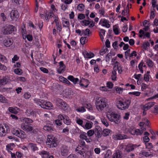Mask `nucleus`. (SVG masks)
I'll list each match as a JSON object with an SVG mask.
<instances>
[{"mask_svg":"<svg viewBox=\"0 0 158 158\" xmlns=\"http://www.w3.org/2000/svg\"><path fill=\"white\" fill-rule=\"evenodd\" d=\"M34 102L37 104L39 105L43 109H47L44 106L47 107H52L53 106L52 103L49 102H47L43 99H39L35 98L34 100Z\"/></svg>","mask_w":158,"mask_h":158,"instance_id":"obj_1","label":"nucleus"},{"mask_svg":"<svg viewBox=\"0 0 158 158\" xmlns=\"http://www.w3.org/2000/svg\"><path fill=\"white\" fill-rule=\"evenodd\" d=\"M16 30V28L12 25H6L2 28V32L3 34L5 35L14 34L15 31Z\"/></svg>","mask_w":158,"mask_h":158,"instance_id":"obj_2","label":"nucleus"},{"mask_svg":"<svg viewBox=\"0 0 158 158\" xmlns=\"http://www.w3.org/2000/svg\"><path fill=\"white\" fill-rule=\"evenodd\" d=\"M107 100L105 98H98L95 103L97 109H102L106 107L107 105Z\"/></svg>","mask_w":158,"mask_h":158,"instance_id":"obj_3","label":"nucleus"},{"mask_svg":"<svg viewBox=\"0 0 158 158\" xmlns=\"http://www.w3.org/2000/svg\"><path fill=\"white\" fill-rule=\"evenodd\" d=\"M131 103V100L128 99H124L123 101H119L117 106L118 109H128Z\"/></svg>","mask_w":158,"mask_h":158,"instance_id":"obj_4","label":"nucleus"},{"mask_svg":"<svg viewBox=\"0 0 158 158\" xmlns=\"http://www.w3.org/2000/svg\"><path fill=\"white\" fill-rule=\"evenodd\" d=\"M56 102L57 105L59 108L60 107L62 109H63L64 108L68 109L69 106L68 104L62 99L59 98H57L56 100Z\"/></svg>","mask_w":158,"mask_h":158,"instance_id":"obj_5","label":"nucleus"},{"mask_svg":"<svg viewBox=\"0 0 158 158\" xmlns=\"http://www.w3.org/2000/svg\"><path fill=\"white\" fill-rule=\"evenodd\" d=\"M81 25L83 26H89L90 27H93L94 25V23L93 21L89 19H87V20H83L81 22Z\"/></svg>","mask_w":158,"mask_h":158,"instance_id":"obj_6","label":"nucleus"},{"mask_svg":"<svg viewBox=\"0 0 158 158\" xmlns=\"http://www.w3.org/2000/svg\"><path fill=\"white\" fill-rule=\"evenodd\" d=\"M90 82L87 79L82 78L79 81V84L83 88H87L88 87Z\"/></svg>","mask_w":158,"mask_h":158,"instance_id":"obj_7","label":"nucleus"},{"mask_svg":"<svg viewBox=\"0 0 158 158\" xmlns=\"http://www.w3.org/2000/svg\"><path fill=\"white\" fill-rule=\"evenodd\" d=\"M11 81V77L10 76H5L2 79L0 80V85H4Z\"/></svg>","mask_w":158,"mask_h":158,"instance_id":"obj_8","label":"nucleus"},{"mask_svg":"<svg viewBox=\"0 0 158 158\" xmlns=\"http://www.w3.org/2000/svg\"><path fill=\"white\" fill-rule=\"evenodd\" d=\"M59 67L57 70V72L59 74H61L64 72L65 71L66 66L64 64L63 61H60L59 63Z\"/></svg>","mask_w":158,"mask_h":158,"instance_id":"obj_9","label":"nucleus"},{"mask_svg":"<svg viewBox=\"0 0 158 158\" xmlns=\"http://www.w3.org/2000/svg\"><path fill=\"white\" fill-rule=\"evenodd\" d=\"M99 24L101 25L102 26L105 27L107 28H109L110 27V25L109 23V21L108 20L105 19H101Z\"/></svg>","mask_w":158,"mask_h":158,"instance_id":"obj_10","label":"nucleus"},{"mask_svg":"<svg viewBox=\"0 0 158 158\" xmlns=\"http://www.w3.org/2000/svg\"><path fill=\"white\" fill-rule=\"evenodd\" d=\"M13 43V40L12 38H7L3 41L4 45L6 47H9Z\"/></svg>","mask_w":158,"mask_h":158,"instance_id":"obj_11","label":"nucleus"},{"mask_svg":"<svg viewBox=\"0 0 158 158\" xmlns=\"http://www.w3.org/2000/svg\"><path fill=\"white\" fill-rule=\"evenodd\" d=\"M10 16L12 20H16L19 16L18 12L17 10H12L10 14Z\"/></svg>","mask_w":158,"mask_h":158,"instance_id":"obj_12","label":"nucleus"},{"mask_svg":"<svg viewBox=\"0 0 158 158\" xmlns=\"http://www.w3.org/2000/svg\"><path fill=\"white\" fill-rule=\"evenodd\" d=\"M83 54L84 57L87 59H90L94 56V54L92 52H88L86 51L83 52Z\"/></svg>","mask_w":158,"mask_h":158,"instance_id":"obj_13","label":"nucleus"},{"mask_svg":"<svg viewBox=\"0 0 158 158\" xmlns=\"http://www.w3.org/2000/svg\"><path fill=\"white\" fill-rule=\"evenodd\" d=\"M67 79L71 82H73V84L75 85L80 81V80L77 78H74L73 76L69 75L67 77Z\"/></svg>","mask_w":158,"mask_h":158,"instance_id":"obj_14","label":"nucleus"},{"mask_svg":"<svg viewBox=\"0 0 158 158\" xmlns=\"http://www.w3.org/2000/svg\"><path fill=\"white\" fill-rule=\"evenodd\" d=\"M68 80V79H67L64 77H60V80L61 82L66 83L68 85H72V84Z\"/></svg>","mask_w":158,"mask_h":158,"instance_id":"obj_15","label":"nucleus"},{"mask_svg":"<svg viewBox=\"0 0 158 158\" xmlns=\"http://www.w3.org/2000/svg\"><path fill=\"white\" fill-rule=\"evenodd\" d=\"M139 33L140 34H143L144 36H146L148 38H149L150 37V34L149 32H147L145 33L144 31L142 29H140L139 30Z\"/></svg>","mask_w":158,"mask_h":158,"instance_id":"obj_16","label":"nucleus"},{"mask_svg":"<svg viewBox=\"0 0 158 158\" xmlns=\"http://www.w3.org/2000/svg\"><path fill=\"white\" fill-rule=\"evenodd\" d=\"M14 72L16 74L20 75L23 73L22 70L19 68H17L14 70Z\"/></svg>","mask_w":158,"mask_h":158,"instance_id":"obj_17","label":"nucleus"},{"mask_svg":"<svg viewBox=\"0 0 158 158\" xmlns=\"http://www.w3.org/2000/svg\"><path fill=\"white\" fill-rule=\"evenodd\" d=\"M92 108V105L89 103H86L82 106L81 109H91ZM77 109H80V108Z\"/></svg>","mask_w":158,"mask_h":158,"instance_id":"obj_18","label":"nucleus"},{"mask_svg":"<svg viewBox=\"0 0 158 158\" xmlns=\"http://www.w3.org/2000/svg\"><path fill=\"white\" fill-rule=\"evenodd\" d=\"M146 63L149 67H152L153 66V63L152 60L150 59H148L147 60Z\"/></svg>","mask_w":158,"mask_h":158,"instance_id":"obj_19","label":"nucleus"},{"mask_svg":"<svg viewBox=\"0 0 158 158\" xmlns=\"http://www.w3.org/2000/svg\"><path fill=\"white\" fill-rule=\"evenodd\" d=\"M154 102H149L146 105L145 107H144L143 109H150L154 105Z\"/></svg>","mask_w":158,"mask_h":158,"instance_id":"obj_20","label":"nucleus"},{"mask_svg":"<svg viewBox=\"0 0 158 158\" xmlns=\"http://www.w3.org/2000/svg\"><path fill=\"white\" fill-rule=\"evenodd\" d=\"M156 11L154 9H153L151 11L150 19H154L155 16Z\"/></svg>","mask_w":158,"mask_h":158,"instance_id":"obj_21","label":"nucleus"},{"mask_svg":"<svg viewBox=\"0 0 158 158\" xmlns=\"http://www.w3.org/2000/svg\"><path fill=\"white\" fill-rule=\"evenodd\" d=\"M87 38L85 37H82L80 39L81 43L82 44H85L87 42Z\"/></svg>","mask_w":158,"mask_h":158,"instance_id":"obj_22","label":"nucleus"},{"mask_svg":"<svg viewBox=\"0 0 158 158\" xmlns=\"http://www.w3.org/2000/svg\"><path fill=\"white\" fill-rule=\"evenodd\" d=\"M83 35H89L91 33L90 31L87 28L85 30H82Z\"/></svg>","mask_w":158,"mask_h":158,"instance_id":"obj_23","label":"nucleus"},{"mask_svg":"<svg viewBox=\"0 0 158 158\" xmlns=\"http://www.w3.org/2000/svg\"><path fill=\"white\" fill-rule=\"evenodd\" d=\"M0 61L2 63H6L7 60L5 56L0 54Z\"/></svg>","mask_w":158,"mask_h":158,"instance_id":"obj_24","label":"nucleus"},{"mask_svg":"<svg viewBox=\"0 0 158 158\" xmlns=\"http://www.w3.org/2000/svg\"><path fill=\"white\" fill-rule=\"evenodd\" d=\"M85 8V6L83 4H80L78 5L77 7V9L80 11H82Z\"/></svg>","mask_w":158,"mask_h":158,"instance_id":"obj_25","label":"nucleus"},{"mask_svg":"<svg viewBox=\"0 0 158 158\" xmlns=\"http://www.w3.org/2000/svg\"><path fill=\"white\" fill-rule=\"evenodd\" d=\"M113 30L114 32L116 35H117L120 34L118 27H117L116 26H114L113 27Z\"/></svg>","mask_w":158,"mask_h":158,"instance_id":"obj_26","label":"nucleus"},{"mask_svg":"<svg viewBox=\"0 0 158 158\" xmlns=\"http://www.w3.org/2000/svg\"><path fill=\"white\" fill-rule=\"evenodd\" d=\"M112 54L110 52L107 54L105 57V60L107 62H109L111 58L112 57Z\"/></svg>","mask_w":158,"mask_h":158,"instance_id":"obj_27","label":"nucleus"},{"mask_svg":"<svg viewBox=\"0 0 158 158\" xmlns=\"http://www.w3.org/2000/svg\"><path fill=\"white\" fill-rule=\"evenodd\" d=\"M7 99L2 95L0 94V102L2 103H6L7 102Z\"/></svg>","mask_w":158,"mask_h":158,"instance_id":"obj_28","label":"nucleus"},{"mask_svg":"<svg viewBox=\"0 0 158 158\" xmlns=\"http://www.w3.org/2000/svg\"><path fill=\"white\" fill-rule=\"evenodd\" d=\"M63 26L67 27L70 26V23L69 21L67 20H63L62 21Z\"/></svg>","mask_w":158,"mask_h":158,"instance_id":"obj_29","label":"nucleus"},{"mask_svg":"<svg viewBox=\"0 0 158 158\" xmlns=\"http://www.w3.org/2000/svg\"><path fill=\"white\" fill-rule=\"evenodd\" d=\"M113 48L115 50H117L118 49V41H115L112 44Z\"/></svg>","mask_w":158,"mask_h":158,"instance_id":"obj_30","label":"nucleus"},{"mask_svg":"<svg viewBox=\"0 0 158 158\" xmlns=\"http://www.w3.org/2000/svg\"><path fill=\"white\" fill-rule=\"evenodd\" d=\"M140 92L139 91H135L133 92H130L128 94L130 95H133L137 96H138L140 95Z\"/></svg>","mask_w":158,"mask_h":158,"instance_id":"obj_31","label":"nucleus"},{"mask_svg":"<svg viewBox=\"0 0 158 158\" xmlns=\"http://www.w3.org/2000/svg\"><path fill=\"white\" fill-rule=\"evenodd\" d=\"M23 96L25 98L27 99L31 97V95L29 92H27L24 94Z\"/></svg>","mask_w":158,"mask_h":158,"instance_id":"obj_32","label":"nucleus"},{"mask_svg":"<svg viewBox=\"0 0 158 158\" xmlns=\"http://www.w3.org/2000/svg\"><path fill=\"white\" fill-rule=\"evenodd\" d=\"M24 36L26 38H27V40L29 41H31L33 40V36L31 35H25Z\"/></svg>","mask_w":158,"mask_h":158,"instance_id":"obj_33","label":"nucleus"},{"mask_svg":"<svg viewBox=\"0 0 158 158\" xmlns=\"http://www.w3.org/2000/svg\"><path fill=\"white\" fill-rule=\"evenodd\" d=\"M105 11L104 8H101L99 10L98 13L100 14L101 15H102L103 17H105L104 15Z\"/></svg>","mask_w":158,"mask_h":158,"instance_id":"obj_34","label":"nucleus"},{"mask_svg":"<svg viewBox=\"0 0 158 158\" xmlns=\"http://www.w3.org/2000/svg\"><path fill=\"white\" fill-rule=\"evenodd\" d=\"M56 29L59 30V32H60L62 30V27L60 23H58L56 24Z\"/></svg>","mask_w":158,"mask_h":158,"instance_id":"obj_35","label":"nucleus"},{"mask_svg":"<svg viewBox=\"0 0 158 158\" xmlns=\"http://www.w3.org/2000/svg\"><path fill=\"white\" fill-rule=\"evenodd\" d=\"M123 89H124L121 88L117 87L116 88V90L117 93H118V94H121L122 93Z\"/></svg>","mask_w":158,"mask_h":158,"instance_id":"obj_36","label":"nucleus"},{"mask_svg":"<svg viewBox=\"0 0 158 158\" xmlns=\"http://www.w3.org/2000/svg\"><path fill=\"white\" fill-rule=\"evenodd\" d=\"M141 76H142V75L141 74H135L134 75V76H135L134 77H135V79L138 80V81H137V83L138 84H139L138 82H139V80L140 79V78Z\"/></svg>","mask_w":158,"mask_h":158,"instance_id":"obj_37","label":"nucleus"},{"mask_svg":"<svg viewBox=\"0 0 158 158\" xmlns=\"http://www.w3.org/2000/svg\"><path fill=\"white\" fill-rule=\"evenodd\" d=\"M106 85L109 88L111 89L112 88L114 84L112 82L109 81L107 83Z\"/></svg>","mask_w":158,"mask_h":158,"instance_id":"obj_38","label":"nucleus"},{"mask_svg":"<svg viewBox=\"0 0 158 158\" xmlns=\"http://www.w3.org/2000/svg\"><path fill=\"white\" fill-rule=\"evenodd\" d=\"M54 20L52 22V24H53V23H55V24H57L58 23H59V18L58 17V16H55L54 17Z\"/></svg>","mask_w":158,"mask_h":158,"instance_id":"obj_39","label":"nucleus"},{"mask_svg":"<svg viewBox=\"0 0 158 158\" xmlns=\"http://www.w3.org/2000/svg\"><path fill=\"white\" fill-rule=\"evenodd\" d=\"M40 70L44 73H47L48 72V70L47 69L43 67L40 68Z\"/></svg>","mask_w":158,"mask_h":158,"instance_id":"obj_40","label":"nucleus"},{"mask_svg":"<svg viewBox=\"0 0 158 158\" xmlns=\"http://www.w3.org/2000/svg\"><path fill=\"white\" fill-rule=\"evenodd\" d=\"M118 64V62L117 61H116L114 64V65L113 67L114 69L116 70V69H117L119 66L120 65H119Z\"/></svg>","mask_w":158,"mask_h":158,"instance_id":"obj_41","label":"nucleus"},{"mask_svg":"<svg viewBox=\"0 0 158 158\" xmlns=\"http://www.w3.org/2000/svg\"><path fill=\"white\" fill-rule=\"evenodd\" d=\"M7 68L6 66L0 63V69L4 71L6 70Z\"/></svg>","mask_w":158,"mask_h":158,"instance_id":"obj_42","label":"nucleus"},{"mask_svg":"<svg viewBox=\"0 0 158 158\" xmlns=\"http://www.w3.org/2000/svg\"><path fill=\"white\" fill-rule=\"evenodd\" d=\"M61 1L66 4H69L72 2L73 0H61Z\"/></svg>","mask_w":158,"mask_h":158,"instance_id":"obj_43","label":"nucleus"},{"mask_svg":"<svg viewBox=\"0 0 158 158\" xmlns=\"http://www.w3.org/2000/svg\"><path fill=\"white\" fill-rule=\"evenodd\" d=\"M67 6L64 4H62L61 5V9L64 11H65L67 9Z\"/></svg>","mask_w":158,"mask_h":158,"instance_id":"obj_44","label":"nucleus"},{"mask_svg":"<svg viewBox=\"0 0 158 158\" xmlns=\"http://www.w3.org/2000/svg\"><path fill=\"white\" fill-rule=\"evenodd\" d=\"M17 79L18 81L22 82H25L26 81V78L23 77H17Z\"/></svg>","mask_w":158,"mask_h":158,"instance_id":"obj_45","label":"nucleus"},{"mask_svg":"<svg viewBox=\"0 0 158 158\" xmlns=\"http://www.w3.org/2000/svg\"><path fill=\"white\" fill-rule=\"evenodd\" d=\"M22 89L21 87H19L15 89V90L16 92V93L17 94H19L20 93L22 92Z\"/></svg>","mask_w":158,"mask_h":158,"instance_id":"obj_46","label":"nucleus"},{"mask_svg":"<svg viewBox=\"0 0 158 158\" xmlns=\"http://www.w3.org/2000/svg\"><path fill=\"white\" fill-rule=\"evenodd\" d=\"M78 18L80 20L83 19L85 18V15L83 14H79L78 15Z\"/></svg>","mask_w":158,"mask_h":158,"instance_id":"obj_47","label":"nucleus"},{"mask_svg":"<svg viewBox=\"0 0 158 158\" xmlns=\"http://www.w3.org/2000/svg\"><path fill=\"white\" fill-rule=\"evenodd\" d=\"M149 75H148L147 74H145L144 75V80L145 81H149Z\"/></svg>","mask_w":158,"mask_h":158,"instance_id":"obj_48","label":"nucleus"},{"mask_svg":"<svg viewBox=\"0 0 158 158\" xmlns=\"http://www.w3.org/2000/svg\"><path fill=\"white\" fill-rule=\"evenodd\" d=\"M75 32L80 36H82L83 35L82 31H81L79 29L76 30Z\"/></svg>","mask_w":158,"mask_h":158,"instance_id":"obj_49","label":"nucleus"},{"mask_svg":"<svg viewBox=\"0 0 158 158\" xmlns=\"http://www.w3.org/2000/svg\"><path fill=\"white\" fill-rule=\"evenodd\" d=\"M25 28V26H24L23 27L21 28V32L23 36H25V35H26V31Z\"/></svg>","mask_w":158,"mask_h":158,"instance_id":"obj_50","label":"nucleus"},{"mask_svg":"<svg viewBox=\"0 0 158 158\" xmlns=\"http://www.w3.org/2000/svg\"><path fill=\"white\" fill-rule=\"evenodd\" d=\"M19 59V57L18 56L15 55L13 58H12V61L14 63L15 61H17Z\"/></svg>","mask_w":158,"mask_h":158,"instance_id":"obj_51","label":"nucleus"},{"mask_svg":"<svg viewBox=\"0 0 158 158\" xmlns=\"http://www.w3.org/2000/svg\"><path fill=\"white\" fill-rule=\"evenodd\" d=\"M105 45L106 47L107 48H109L110 47V42L108 40H106L105 42Z\"/></svg>","mask_w":158,"mask_h":158,"instance_id":"obj_52","label":"nucleus"},{"mask_svg":"<svg viewBox=\"0 0 158 158\" xmlns=\"http://www.w3.org/2000/svg\"><path fill=\"white\" fill-rule=\"evenodd\" d=\"M45 18L47 22H49L50 19V16L49 14L46 13L45 15Z\"/></svg>","mask_w":158,"mask_h":158,"instance_id":"obj_53","label":"nucleus"},{"mask_svg":"<svg viewBox=\"0 0 158 158\" xmlns=\"http://www.w3.org/2000/svg\"><path fill=\"white\" fill-rule=\"evenodd\" d=\"M137 56V53L135 51H133L129 55L130 57L132 58L133 56Z\"/></svg>","mask_w":158,"mask_h":158,"instance_id":"obj_54","label":"nucleus"},{"mask_svg":"<svg viewBox=\"0 0 158 158\" xmlns=\"http://www.w3.org/2000/svg\"><path fill=\"white\" fill-rule=\"evenodd\" d=\"M157 2V1L156 0H152V7L153 8H155L156 7V4Z\"/></svg>","mask_w":158,"mask_h":158,"instance_id":"obj_55","label":"nucleus"},{"mask_svg":"<svg viewBox=\"0 0 158 158\" xmlns=\"http://www.w3.org/2000/svg\"><path fill=\"white\" fill-rule=\"evenodd\" d=\"M128 29V27L127 25H124L122 28V30L123 32H127Z\"/></svg>","mask_w":158,"mask_h":158,"instance_id":"obj_56","label":"nucleus"},{"mask_svg":"<svg viewBox=\"0 0 158 158\" xmlns=\"http://www.w3.org/2000/svg\"><path fill=\"white\" fill-rule=\"evenodd\" d=\"M74 16V13L73 11L71 12V13L69 14V17L71 19H73Z\"/></svg>","mask_w":158,"mask_h":158,"instance_id":"obj_57","label":"nucleus"},{"mask_svg":"<svg viewBox=\"0 0 158 158\" xmlns=\"http://www.w3.org/2000/svg\"><path fill=\"white\" fill-rule=\"evenodd\" d=\"M129 43L130 45L132 46L135 44V41L133 39H131L129 40Z\"/></svg>","mask_w":158,"mask_h":158,"instance_id":"obj_58","label":"nucleus"},{"mask_svg":"<svg viewBox=\"0 0 158 158\" xmlns=\"http://www.w3.org/2000/svg\"><path fill=\"white\" fill-rule=\"evenodd\" d=\"M100 90L103 91H107L108 90L107 88L105 86L100 87Z\"/></svg>","mask_w":158,"mask_h":158,"instance_id":"obj_59","label":"nucleus"},{"mask_svg":"<svg viewBox=\"0 0 158 158\" xmlns=\"http://www.w3.org/2000/svg\"><path fill=\"white\" fill-rule=\"evenodd\" d=\"M116 70L117 71L118 70V73L119 74L121 73L123 71L121 65H120L117 69H116Z\"/></svg>","mask_w":158,"mask_h":158,"instance_id":"obj_60","label":"nucleus"},{"mask_svg":"<svg viewBox=\"0 0 158 158\" xmlns=\"http://www.w3.org/2000/svg\"><path fill=\"white\" fill-rule=\"evenodd\" d=\"M130 51H131L130 49H129L127 51H126L125 52V55L126 57L129 56V55L130 54Z\"/></svg>","mask_w":158,"mask_h":158,"instance_id":"obj_61","label":"nucleus"},{"mask_svg":"<svg viewBox=\"0 0 158 158\" xmlns=\"http://www.w3.org/2000/svg\"><path fill=\"white\" fill-rule=\"evenodd\" d=\"M70 44L73 47H75L77 45L76 42L74 40H72L70 42Z\"/></svg>","mask_w":158,"mask_h":158,"instance_id":"obj_62","label":"nucleus"},{"mask_svg":"<svg viewBox=\"0 0 158 158\" xmlns=\"http://www.w3.org/2000/svg\"><path fill=\"white\" fill-rule=\"evenodd\" d=\"M43 22H40L38 23V26L40 29L41 30L43 28Z\"/></svg>","mask_w":158,"mask_h":158,"instance_id":"obj_63","label":"nucleus"},{"mask_svg":"<svg viewBox=\"0 0 158 158\" xmlns=\"http://www.w3.org/2000/svg\"><path fill=\"white\" fill-rule=\"evenodd\" d=\"M148 87V85L145 83H142V89L145 90Z\"/></svg>","mask_w":158,"mask_h":158,"instance_id":"obj_64","label":"nucleus"}]
</instances>
